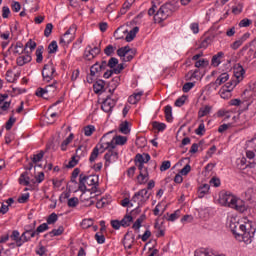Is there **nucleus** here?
<instances>
[{"instance_id":"f257e3e1","label":"nucleus","mask_w":256,"mask_h":256,"mask_svg":"<svg viewBox=\"0 0 256 256\" xmlns=\"http://www.w3.org/2000/svg\"><path fill=\"white\" fill-rule=\"evenodd\" d=\"M229 227L237 241H243L246 245L253 242V237H255V228H252L251 223L241 224L236 221L235 218H232L230 220Z\"/></svg>"},{"instance_id":"f03ea898","label":"nucleus","mask_w":256,"mask_h":256,"mask_svg":"<svg viewBox=\"0 0 256 256\" xmlns=\"http://www.w3.org/2000/svg\"><path fill=\"white\" fill-rule=\"evenodd\" d=\"M219 203L222 207H229L230 209H235L239 213H245L247 207H245V202L237 196L231 194V192L222 193L219 197Z\"/></svg>"},{"instance_id":"7ed1b4c3","label":"nucleus","mask_w":256,"mask_h":256,"mask_svg":"<svg viewBox=\"0 0 256 256\" xmlns=\"http://www.w3.org/2000/svg\"><path fill=\"white\" fill-rule=\"evenodd\" d=\"M175 11H179V6L173 3H166L162 5L157 13L154 15L155 23H163L166 19H169Z\"/></svg>"},{"instance_id":"20e7f679","label":"nucleus","mask_w":256,"mask_h":256,"mask_svg":"<svg viewBox=\"0 0 256 256\" xmlns=\"http://www.w3.org/2000/svg\"><path fill=\"white\" fill-rule=\"evenodd\" d=\"M57 75V68L56 65L53 63V60H50L47 64L43 66L42 69V77L43 81H46V83H50V81H53Z\"/></svg>"},{"instance_id":"39448f33","label":"nucleus","mask_w":256,"mask_h":256,"mask_svg":"<svg viewBox=\"0 0 256 256\" xmlns=\"http://www.w3.org/2000/svg\"><path fill=\"white\" fill-rule=\"evenodd\" d=\"M109 135H111V132L104 134L97 144L100 153H105L107 149H115V139H109Z\"/></svg>"},{"instance_id":"423d86ee","label":"nucleus","mask_w":256,"mask_h":256,"mask_svg":"<svg viewBox=\"0 0 256 256\" xmlns=\"http://www.w3.org/2000/svg\"><path fill=\"white\" fill-rule=\"evenodd\" d=\"M118 57H121L122 61L125 63L129 61H133V57H135V53L133 52V49L129 46L121 47L117 50Z\"/></svg>"},{"instance_id":"0eeeda50","label":"nucleus","mask_w":256,"mask_h":256,"mask_svg":"<svg viewBox=\"0 0 256 256\" xmlns=\"http://www.w3.org/2000/svg\"><path fill=\"white\" fill-rule=\"evenodd\" d=\"M82 179L90 188L91 193H97V187H99V176L98 175H89L83 176Z\"/></svg>"},{"instance_id":"6e6552de","label":"nucleus","mask_w":256,"mask_h":256,"mask_svg":"<svg viewBox=\"0 0 256 256\" xmlns=\"http://www.w3.org/2000/svg\"><path fill=\"white\" fill-rule=\"evenodd\" d=\"M99 53H101V48L97 46L92 48L91 45H88L84 51V59L86 61H93Z\"/></svg>"},{"instance_id":"1a4fd4ad","label":"nucleus","mask_w":256,"mask_h":256,"mask_svg":"<svg viewBox=\"0 0 256 256\" xmlns=\"http://www.w3.org/2000/svg\"><path fill=\"white\" fill-rule=\"evenodd\" d=\"M107 153L104 155L105 167H109L111 163H115L119 159V152L115 149H106Z\"/></svg>"},{"instance_id":"9d476101","label":"nucleus","mask_w":256,"mask_h":256,"mask_svg":"<svg viewBox=\"0 0 256 256\" xmlns=\"http://www.w3.org/2000/svg\"><path fill=\"white\" fill-rule=\"evenodd\" d=\"M246 147L247 149H253L246 151L247 159H254V163L256 164V138H252L251 140L247 141Z\"/></svg>"},{"instance_id":"9b49d317","label":"nucleus","mask_w":256,"mask_h":256,"mask_svg":"<svg viewBox=\"0 0 256 256\" xmlns=\"http://www.w3.org/2000/svg\"><path fill=\"white\" fill-rule=\"evenodd\" d=\"M9 99V94H0V115H5L11 107V101H5Z\"/></svg>"},{"instance_id":"f8f14e48","label":"nucleus","mask_w":256,"mask_h":256,"mask_svg":"<svg viewBox=\"0 0 256 256\" xmlns=\"http://www.w3.org/2000/svg\"><path fill=\"white\" fill-rule=\"evenodd\" d=\"M107 69V61L103 60L101 63L96 62L90 67V77H95V75L105 71Z\"/></svg>"},{"instance_id":"ddd939ff","label":"nucleus","mask_w":256,"mask_h":256,"mask_svg":"<svg viewBox=\"0 0 256 256\" xmlns=\"http://www.w3.org/2000/svg\"><path fill=\"white\" fill-rule=\"evenodd\" d=\"M116 104L117 100L111 98V96H107V98L102 102L101 109L104 113H111Z\"/></svg>"},{"instance_id":"4468645a","label":"nucleus","mask_w":256,"mask_h":256,"mask_svg":"<svg viewBox=\"0 0 256 256\" xmlns=\"http://www.w3.org/2000/svg\"><path fill=\"white\" fill-rule=\"evenodd\" d=\"M75 33H77V25L73 24L70 28L64 33V35L60 38V43H71V39H67L65 37H74Z\"/></svg>"},{"instance_id":"2eb2a0df","label":"nucleus","mask_w":256,"mask_h":256,"mask_svg":"<svg viewBox=\"0 0 256 256\" xmlns=\"http://www.w3.org/2000/svg\"><path fill=\"white\" fill-rule=\"evenodd\" d=\"M149 161H151V155H149V153H138L134 158L135 165H137L138 163H149Z\"/></svg>"},{"instance_id":"dca6fc26","label":"nucleus","mask_w":256,"mask_h":256,"mask_svg":"<svg viewBox=\"0 0 256 256\" xmlns=\"http://www.w3.org/2000/svg\"><path fill=\"white\" fill-rule=\"evenodd\" d=\"M245 75V68H243L240 64H238L235 68H234V76L236 77V81H238V83H241V81H243V77Z\"/></svg>"},{"instance_id":"f3484780","label":"nucleus","mask_w":256,"mask_h":256,"mask_svg":"<svg viewBox=\"0 0 256 256\" xmlns=\"http://www.w3.org/2000/svg\"><path fill=\"white\" fill-rule=\"evenodd\" d=\"M10 239H12V241H15L16 247L23 246V234L20 235L17 230L12 231Z\"/></svg>"},{"instance_id":"a211bd4d","label":"nucleus","mask_w":256,"mask_h":256,"mask_svg":"<svg viewBox=\"0 0 256 256\" xmlns=\"http://www.w3.org/2000/svg\"><path fill=\"white\" fill-rule=\"evenodd\" d=\"M26 53H27L26 55L19 56L16 59V63L18 67H23V65H27V63H31V59H32L31 54L28 51Z\"/></svg>"},{"instance_id":"6ab92c4d","label":"nucleus","mask_w":256,"mask_h":256,"mask_svg":"<svg viewBox=\"0 0 256 256\" xmlns=\"http://www.w3.org/2000/svg\"><path fill=\"white\" fill-rule=\"evenodd\" d=\"M137 179L140 185H144V183L149 181V170L147 168L140 170Z\"/></svg>"},{"instance_id":"aec40b11","label":"nucleus","mask_w":256,"mask_h":256,"mask_svg":"<svg viewBox=\"0 0 256 256\" xmlns=\"http://www.w3.org/2000/svg\"><path fill=\"white\" fill-rule=\"evenodd\" d=\"M229 81V73L224 72L219 75V77L215 80L214 85L215 87H220L223 83H227Z\"/></svg>"},{"instance_id":"412c9836","label":"nucleus","mask_w":256,"mask_h":256,"mask_svg":"<svg viewBox=\"0 0 256 256\" xmlns=\"http://www.w3.org/2000/svg\"><path fill=\"white\" fill-rule=\"evenodd\" d=\"M223 57H225V53L223 52H218L217 54H215L211 60L212 67H219V65H221V59H223Z\"/></svg>"},{"instance_id":"4be33fe9","label":"nucleus","mask_w":256,"mask_h":256,"mask_svg":"<svg viewBox=\"0 0 256 256\" xmlns=\"http://www.w3.org/2000/svg\"><path fill=\"white\" fill-rule=\"evenodd\" d=\"M33 237H37V231L36 230L24 231L22 233L23 244L24 243H29V241H31V239H33Z\"/></svg>"},{"instance_id":"5701e85b","label":"nucleus","mask_w":256,"mask_h":256,"mask_svg":"<svg viewBox=\"0 0 256 256\" xmlns=\"http://www.w3.org/2000/svg\"><path fill=\"white\" fill-rule=\"evenodd\" d=\"M99 155H101V148H99V145H96L93 148L91 155L89 157L90 163H95V161H97V157H99Z\"/></svg>"},{"instance_id":"b1692460","label":"nucleus","mask_w":256,"mask_h":256,"mask_svg":"<svg viewBox=\"0 0 256 256\" xmlns=\"http://www.w3.org/2000/svg\"><path fill=\"white\" fill-rule=\"evenodd\" d=\"M31 178L29 177V172L25 171L20 175L19 183L20 185H24V187H28Z\"/></svg>"},{"instance_id":"393cba45","label":"nucleus","mask_w":256,"mask_h":256,"mask_svg":"<svg viewBox=\"0 0 256 256\" xmlns=\"http://www.w3.org/2000/svg\"><path fill=\"white\" fill-rule=\"evenodd\" d=\"M138 33H139V27L136 26L128 32V34L126 35L125 41L127 43H131V41H133V39L137 37Z\"/></svg>"},{"instance_id":"a878e982","label":"nucleus","mask_w":256,"mask_h":256,"mask_svg":"<svg viewBox=\"0 0 256 256\" xmlns=\"http://www.w3.org/2000/svg\"><path fill=\"white\" fill-rule=\"evenodd\" d=\"M209 189H211V186H209V184H204V185L200 186L198 189L199 199H203L205 197V195H207L209 193Z\"/></svg>"},{"instance_id":"bb28decb","label":"nucleus","mask_w":256,"mask_h":256,"mask_svg":"<svg viewBox=\"0 0 256 256\" xmlns=\"http://www.w3.org/2000/svg\"><path fill=\"white\" fill-rule=\"evenodd\" d=\"M36 48L37 43L33 41V39H29L24 48L21 50V53H27V49H30V51H35Z\"/></svg>"},{"instance_id":"cd10ccee","label":"nucleus","mask_w":256,"mask_h":256,"mask_svg":"<svg viewBox=\"0 0 256 256\" xmlns=\"http://www.w3.org/2000/svg\"><path fill=\"white\" fill-rule=\"evenodd\" d=\"M131 203H137L138 207H143L147 202L143 200L141 195H138V192H136L131 199Z\"/></svg>"},{"instance_id":"c85d7f7f","label":"nucleus","mask_w":256,"mask_h":256,"mask_svg":"<svg viewBox=\"0 0 256 256\" xmlns=\"http://www.w3.org/2000/svg\"><path fill=\"white\" fill-rule=\"evenodd\" d=\"M164 113H165L166 121L168 123H171V121H173V107H171V105L165 106Z\"/></svg>"},{"instance_id":"c756f323","label":"nucleus","mask_w":256,"mask_h":256,"mask_svg":"<svg viewBox=\"0 0 256 256\" xmlns=\"http://www.w3.org/2000/svg\"><path fill=\"white\" fill-rule=\"evenodd\" d=\"M119 131L123 135H129V133H131V128H129V122L127 121L122 122L119 126Z\"/></svg>"},{"instance_id":"7c9ffc66","label":"nucleus","mask_w":256,"mask_h":256,"mask_svg":"<svg viewBox=\"0 0 256 256\" xmlns=\"http://www.w3.org/2000/svg\"><path fill=\"white\" fill-rule=\"evenodd\" d=\"M209 113H211V106L206 105L199 109L198 117H199V119H201L203 117H207V115H209Z\"/></svg>"},{"instance_id":"2f4dec72","label":"nucleus","mask_w":256,"mask_h":256,"mask_svg":"<svg viewBox=\"0 0 256 256\" xmlns=\"http://www.w3.org/2000/svg\"><path fill=\"white\" fill-rule=\"evenodd\" d=\"M147 219V216L145 214H142L133 224L132 228L134 229V231H139V229H141V224L143 223V221H145Z\"/></svg>"},{"instance_id":"473e14b6","label":"nucleus","mask_w":256,"mask_h":256,"mask_svg":"<svg viewBox=\"0 0 256 256\" xmlns=\"http://www.w3.org/2000/svg\"><path fill=\"white\" fill-rule=\"evenodd\" d=\"M236 167H237V169H240L241 171H243L244 169H247V158H245V157L238 158L236 160Z\"/></svg>"},{"instance_id":"72a5a7b5","label":"nucleus","mask_w":256,"mask_h":256,"mask_svg":"<svg viewBox=\"0 0 256 256\" xmlns=\"http://www.w3.org/2000/svg\"><path fill=\"white\" fill-rule=\"evenodd\" d=\"M73 133H71L62 143H61V151H67V146L73 141L74 139Z\"/></svg>"},{"instance_id":"f704fd0d","label":"nucleus","mask_w":256,"mask_h":256,"mask_svg":"<svg viewBox=\"0 0 256 256\" xmlns=\"http://www.w3.org/2000/svg\"><path fill=\"white\" fill-rule=\"evenodd\" d=\"M114 145L115 147H117V145H125V143H127V137L126 136H114Z\"/></svg>"},{"instance_id":"c9c22d12","label":"nucleus","mask_w":256,"mask_h":256,"mask_svg":"<svg viewBox=\"0 0 256 256\" xmlns=\"http://www.w3.org/2000/svg\"><path fill=\"white\" fill-rule=\"evenodd\" d=\"M93 89L95 93H101V91L105 89V81L99 80L98 82L94 83Z\"/></svg>"},{"instance_id":"e433bc0d","label":"nucleus","mask_w":256,"mask_h":256,"mask_svg":"<svg viewBox=\"0 0 256 256\" xmlns=\"http://www.w3.org/2000/svg\"><path fill=\"white\" fill-rule=\"evenodd\" d=\"M122 227H129L131 223H133V216L125 215L123 219L120 221Z\"/></svg>"},{"instance_id":"4c0bfd02","label":"nucleus","mask_w":256,"mask_h":256,"mask_svg":"<svg viewBox=\"0 0 256 256\" xmlns=\"http://www.w3.org/2000/svg\"><path fill=\"white\" fill-rule=\"evenodd\" d=\"M35 95L37 97H43V99H49V92H47V88H38Z\"/></svg>"},{"instance_id":"58836bf2","label":"nucleus","mask_w":256,"mask_h":256,"mask_svg":"<svg viewBox=\"0 0 256 256\" xmlns=\"http://www.w3.org/2000/svg\"><path fill=\"white\" fill-rule=\"evenodd\" d=\"M78 189L82 193H85V191H91V189H87V184L83 180V174L80 175Z\"/></svg>"},{"instance_id":"ea45409f","label":"nucleus","mask_w":256,"mask_h":256,"mask_svg":"<svg viewBox=\"0 0 256 256\" xmlns=\"http://www.w3.org/2000/svg\"><path fill=\"white\" fill-rule=\"evenodd\" d=\"M43 46H38L36 49V63H43Z\"/></svg>"},{"instance_id":"a19ab883","label":"nucleus","mask_w":256,"mask_h":256,"mask_svg":"<svg viewBox=\"0 0 256 256\" xmlns=\"http://www.w3.org/2000/svg\"><path fill=\"white\" fill-rule=\"evenodd\" d=\"M153 129H156V131L163 132L165 129H167V125L165 123L154 121L152 122Z\"/></svg>"},{"instance_id":"79ce46f5","label":"nucleus","mask_w":256,"mask_h":256,"mask_svg":"<svg viewBox=\"0 0 256 256\" xmlns=\"http://www.w3.org/2000/svg\"><path fill=\"white\" fill-rule=\"evenodd\" d=\"M239 85V81L237 80H230L228 83H226L222 88L228 90V91H233L235 87Z\"/></svg>"},{"instance_id":"37998d69","label":"nucleus","mask_w":256,"mask_h":256,"mask_svg":"<svg viewBox=\"0 0 256 256\" xmlns=\"http://www.w3.org/2000/svg\"><path fill=\"white\" fill-rule=\"evenodd\" d=\"M6 81L8 83H15V81H17V75L13 73V70H8L6 72Z\"/></svg>"},{"instance_id":"c03bdc74","label":"nucleus","mask_w":256,"mask_h":256,"mask_svg":"<svg viewBox=\"0 0 256 256\" xmlns=\"http://www.w3.org/2000/svg\"><path fill=\"white\" fill-rule=\"evenodd\" d=\"M64 231L65 229L63 228V226H59L58 229H53L52 231H50L48 235H50V237H59V235H63Z\"/></svg>"},{"instance_id":"a18cd8bd","label":"nucleus","mask_w":256,"mask_h":256,"mask_svg":"<svg viewBox=\"0 0 256 256\" xmlns=\"http://www.w3.org/2000/svg\"><path fill=\"white\" fill-rule=\"evenodd\" d=\"M85 155H87V149L83 146H79L77 149H76V156L77 159H81V157H85Z\"/></svg>"},{"instance_id":"49530a36","label":"nucleus","mask_w":256,"mask_h":256,"mask_svg":"<svg viewBox=\"0 0 256 256\" xmlns=\"http://www.w3.org/2000/svg\"><path fill=\"white\" fill-rule=\"evenodd\" d=\"M95 133V126L93 125H87L84 127V135L85 137H91Z\"/></svg>"},{"instance_id":"de8ad7c7","label":"nucleus","mask_w":256,"mask_h":256,"mask_svg":"<svg viewBox=\"0 0 256 256\" xmlns=\"http://www.w3.org/2000/svg\"><path fill=\"white\" fill-rule=\"evenodd\" d=\"M107 67L110 69H115L119 65V59L112 57L109 59L108 63L106 62Z\"/></svg>"},{"instance_id":"09e8293b","label":"nucleus","mask_w":256,"mask_h":256,"mask_svg":"<svg viewBox=\"0 0 256 256\" xmlns=\"http://www.w3.org/2000/svg\"><path fill=\"white\" fill-rule=\"evenodd\" d=\"M57 85H59V83L57 82V80H54L52 84L47 85L46 91L48 93H55V91H57Z\"/></svg>"},{"instance_id":"8fccbe9b","label":"nucleus","mask_w":256,"mask_h":256,"mask_svg":"<svg viewBox=\"0 0 256 256\" xmlns=\"http://www.w3.org/2000/svg\"><path fill=\"white\" fill-rule=\"evenodd\" d=\"M43 157H45V152L44 151H40L38 154H34L32 159V163H39L40 161H42Z\"/></svg>"},{"instance_id":"3c124183","label":"nucleus","mask_w":256,"mask_h":256,"mask_svg":"<svg viewBox=\"0 0 256 256\" xmlns=\"http://www.w3.org/2000/svg\"><path fill=\"white\" fill-rule=\"evenodd\" d=\"M59 219V216H57V214L55 212H53L52 214H50L47 218V224L48 225H54V223H57Z\"/></svg>"},{"instance_id":"603ef678","label":"nucleus","mask_w":256,"mask_h":256,"mask_svg":"<svg viewBox=\"0 0 256 256\" xmlns=\"http://www.w3.org/2000/svg\"><path fill=\"white\" fill-rule=\"evenodd\" d=\"M59 49V46L57 45V41H52L49 45H48V53L51 55L53 53H55L57 50Z\"/></svg>"},{"instance_id":"864d4df0","label":"nucleus","mask_w":256,"mask_h":256,"mask_svg":"<svg viewBox=\"0 0 256 256\" xmlns=\"http://www.w3.org/2000/svg\"><path fill=\"white\" fill-rule=\"evenodd\" d=\"M209 66V60L207 59H200L195 62V67L197 69H201V67H207Z\"/></svg>"},{"instance_id":"5fc2aeb1","label":"nucleus","mask_w":256,"mask_h":256,"mask_svg":"<svg viewBox=\"0 0 256 256\" xmlns=\"http://www.w3.org/2000/svg\"><path fill=\"white\" fill-rule=\"evenodd\" d=\"M45 231H49L48 223H43L37 227L36 229L37 236H39L40 233H45Z\"/></svg>"},{"instance_id":"6e6d98bb","label":"nucleus","mask_w":256,"mask_h":256,"mask_svg":"<svg viewBox=\"0 0 256 256\" xmlns=\"http://www.w3.org/2000/svg\"><path fill=\"white\" fill-rule=\"evenodd\" d=\"M17 121L16 118H14V116H10V118L8 119V121L6 122V131H11V129L13 128V125H15V122Z\"/></svg>"},{"instance_id":"4d7b16f0","label":"nucleus","mask_w":256,"mask_h":256,"mask_svg":"<svg viewBox=\"0 0 256 256\" xmlns=\"http://www.w3.org/2000/svg\"><path fill=\"white\" fill-rule=\"evenodd\" d=\"M138 195H141L143 200H145L146 202L149 201V198L151 197V194L149 193V190L147 189H142L140 191L137 192Z\"/></svg>"},{"instance_id":"13d9d810","label":"nucleus","mask_w":256,"mask_h":256,"mask_svg":"<svg viewBox=\"0 0 256 256\" xmlns=\"http://www.w3.org/2000/svg\"><path fill=\"white\" fill-rule=\"evenodd\" d=\"M220 96L222 99H230L231 97V90H227L226 88H221Z\"/></svg>"},{"instance_id":"bf43d9fd","label":"nucleus","mask_w":256,"mask_h":256,"mask_svg":"<svg viewBox=\"0 0 256 256\" xmlns=\"http://www.w3.org/2000/svg\"><path fill=\"white\" fill-rule=\"evenodd\" d=\"M77 163H79V158H77V156H72L71 160L68 162L66 167L68 169H73V167H75Z\"/></svg>"},{"instance_id":"052dcab7","label":"nucleus","mask_w":256,"mask_h":256,"mask_svg":"<svg viewBox=\"0 0 256 256\" xmlns=\"http://www.w3.org/2000/svg\"><path fill=\"white\" fill-rule=\"evenodd\" d=\"M47 253V248L39 243L38 247L36 248V255L43 256Z\"/></svg>"},{"instance_id":"680f3d73","label":"nucleus","mask_w":256,"mask_h":256,"mask_svg":"<svg viewBox=\"0 0 256 256\" xmlns=\"http://www.w3.org/2000/svg\"><path fill=\"white\" fill-rule=\"evenodd\" d=\"M115 49L116 47L113 45H108L106 46V48L104 49V53L105 55H107V57H111V55H113V53H115Z\"/></svg>"},{"instance_id":"e2e57ef3","label":"nucleus","mask_w":256,"mask_h":256,"mask_svg":"<svg viewBox=\"0 0 256 256\" xmlns=\"http://www.w3.org/2000/svg\"><path fill=\"white\" fill-rule=\"evenodd\" d=\"M243 39L239 38L238 40L234 41L230 47L231 49H233L234 51H237V49H239V47H241V45H243Z\"/></svg>"},{"instance_id":"0e129e2a","label":"nucleus","mask_w":256,"mask_h":256,"mask_svg":"<svg viewBox=\"0 0 256 256\" xmlns=\"http://www.w3.org/2000/svg\"><path fill=\"white\" fill-rule=\"evenodd\" d=\"M187 101V97L185 95L179 97L176 101H175V106L176 107H183L185 105V102Z\"/></svg>"},{"instance_id":"69168bd1","label":"nucleus","mask_w":256,"mask_h":256,"mask_svg":"<svg viewBox=\"0 0 256 256\" xmlns=\"http://www.w3.org/2000/svg\"><path fill=\"white\" fill-rule=\"evenodd\" d=\"M93 226V220L92 219H84L81 223L82 229H89V227Z\"/></svg>"},{"instance_id":"338daca9","label":"nucleus","mask_w":256,"mask_h":256,"mask_svg":"<svg viewBox=\"0 0 256 256\" xmlns=\"http://www.w3.org/2000/svg\"><path fill=\"white\" fill-rule=\"evenodd\" d=\"M79 205V198L73 197L68 199V207H77Z\"/></svg>"},{"instance_id":"774afa93","label":"nucleus","mask_w":256,"mask_h":256,"mask_svg":"<svg viewBox=\"0 0 256 256\" xmlns=\"http://www.w3.org/2000/svg\"><path fill=\"white\" fill-rule=\"evenodd\" d=\"M51 33H53V24L52 23H48L45 27V30H44V35L46 37H50L51 36Z\"/></svg>"}]
</instances>
